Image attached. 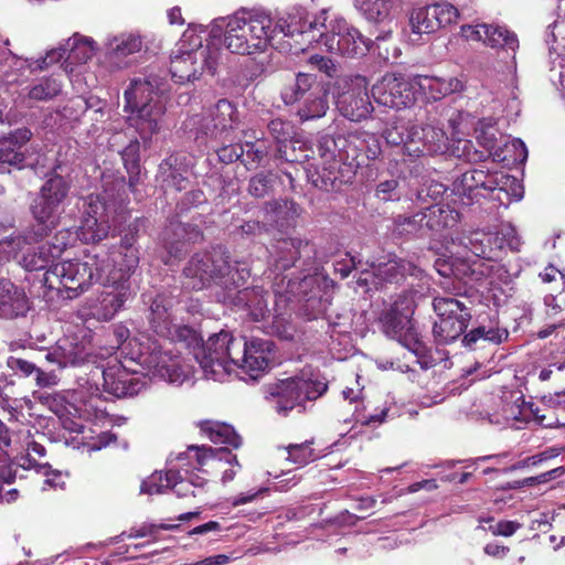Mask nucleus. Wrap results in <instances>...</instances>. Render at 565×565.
Segmentation results:
<instances>
[{
    "instance_id": "49530a36",
    "label": "nucleus",
    "mask_w": 565,
    "mask_h": 565,
    "mask_svg": "<svg viewBox=\"0 0 565 565\" xmlns=\"http://www.w3.org/2000/svg\"><path fill=\"white\" fill-rule=\"evenodd\" d=\"M216 455H225L224 458L226 461H235L237 463L236 456H233L231 452H226L223 449L213 450L211 447L206 446H190L186 452L178 455V460H183L184 458L194 459V462H190L191 468L193 470H201L202 467L206 465L210 459H214Z\"/></svg>"
},
{
    "instance_id": "a19ab883",
    "label": "nucleus",
    "mask_w": 565,
    "mask_h": 565,
    "mask_svg": "<svg viewBox=\"0 0 565 565\" xmlns=\"http://www.w3.org/2000/svg\"><path fill=\"white\" fill-rule=\"evenodd\" d=\"M200 427L214 444H226L234 448H238L242 445L241 436L227 424L204 420L200 424Z\"/></svg>"
},
{
    "instance_id": "bf43d9fd",
    "label": "nucleus",
    "mask_w": 565,
    "mask_h": 565,
    "mask_svg": "<svg viewBox=\"0 0 565 565\" xmlns=\"http://www.w3.org/2000/svg\"><path fill=\"white\" fill-rule=\"evenodd\" d=\"M385 140L388 145L402 147L404 153L407 154V147L411 136V126L394 125L385 130Z\"/></svg>"
},
{
    "instance_id": "7c9ffc66",
    "label": "nucleus",
    "mask_w": 565,
    "mask_h": 565,
    "mask_svg": "<svg viewBox=\"0 0 565 565\" xmlns=\"http://www.w3.org/2000/svg\"><path fill=\"white\" fill-rule=\"evenodd\" d=\"M137 239V226L130 225L128 233L124 235L120 243V260H117V278L124 276V280L128 282L130 274L138 267L139 250L135 246Z\"/></svg>"
},
{
    "instance_id": "864d4df0",
    "label": "nucleus",
    "mask_w": 565,
    "mask_h": 565,
    "mask_svg": "<svg viewBox=\"0 0 565 565\" xmlns=\"http://www.w3.org/2000/svg\"><path fill=\"white\" fill-rule=\"evenodd\" d=\"M276 182V174L268 171H262L249 179L247 191L254 198H265L273 192Z\"/></svg>"
},
{
    "instance_id": "13d9d810",
    "label": "nucleus",
    "mask_w": 565,
    "mask_h": 565,
    "mask_svg": "<svg viewBox=\"0 0 565 565\" xmlns=\"http://www.w3.org/2000/svg\"><path fill=\"white\" fill-rule=\"evenodd\" d=\"M242 162L247 169H254L263 163L269 153V148L264 140L256 142H246Z\"/></svg>"
},
{
    "instance_id": "f704fd0d",
    "label": "nucleus",
    "mask_w": 565,
    "mask_h": 565,
    "mask_svg": "<svg viewBox=\"0 0 565 565\" xmlns=\"http://www.w3.org/2000/svg\"><path fill=\"white\" fill-rule=\"evenodd\" d=\"M329 109L328 93L319 85L302 99L297 115L302 121L323 117Z\"/></svg>"
},
{
    "instance_id": "5fc2aeb1",
    "label": "nucleus",
    "mask_w": 565,
    "mask_h": 565,
    "mask_svg": "<svg viewBox=\"0 0 565 565\" xmlns=\"http://www.w3.org/2000/svg\"><path fill=\"white\" fill-rule=\"evenodd\" d=\"M267 128L269 135L278 143L277 157L284 158L281 145L292 139L295 135L292 124L281 118H275L268 122Z\"/></svg>"
},
{
    "instance_id": "3c124183",
    "label": "nucleus",
    "mask_w": 565,
    "mask_h": 565,
    "mask_svg": "<svg viewBox=\"0 0 565 565\" xmlns=\"http://www.w3.org/2000/svg\"><path fill=\"white\" fill-rule=\"evenodd\" d=\"M294 207V202L288 200H274L265 203L263 207L264 218L271 226L282 227Z\"/></svg>"
},
{
    "instance_id": "6e6d98bb",
    "label": "nucleus",
    "mask_w": 565,
    "mask_h": 565,
    "mask_svg": "<svg viewBox=\"0 0 565 565\" xmlns=\"http://www.w3.org/2000/svg\"><path fill=\"white\" fill-rule=\"evenodd\" d=\"M313 440H307L301 444H290L285 447L287 450L286 459L297 466H306L318 458L312 449Z\"/></svg>"
},
{
    "instance_id": "c85d7f7f",
    "label": "nucleus",
    "mask_w": 565,
    "mask_h": 565,
    "mask_svg": "<svg viewBox=\"0 0 565 565\" xmlns=\"http://www.w3.org/2000/svg\"><path fill=\"white\" fill-rule=\"evenodd\" d=\"M524 397L519 393H510L501 401L498 413L492 414L489 420L501 426H511L520 429L524 424L523 413Z\"/></svg>"
},
{
    "instance_id": "de8ad7c7",
    "label": "nucleus",
    "mask_w": 565,
    "mask_h": 565,
    "mask_svg": "<svg viewBox=\"0 0 565 565\" xmlns=\"http://www.w3.org/2000/svg\"><path fill=\"white\" fill-rule=\"evenodd\" d=\"M395 0H355V6L371 22H385L391 14Z\"/></svg>"
},
{
    "instance_id": "4be33fe9",
    "label": "nucleus",
    "mask_w": 565,
    "mask_h": 565,
    "mask_svg": "<svg viewBox=\"0 0 565 565\" xmlns=\"http://www.w3.org/2000/svg\"><path fill=\"white\" fill-rule=\"evenodd\" d=\"M68 235L67 231H61L51 241L41 244L32 254H25L22 258L25 269L30 271L41 270L46 267L49 269L66 248Z\"/></svg>"
},
{
    "instance_id": "9d476101",
    "label": "nucleus",
    "mask_w": 565,
    "mask_h": 565,
    "mask_svg": "<svg viewBox=\"0 0 565 565\" xmlns=\"http://www.w3.org/2000/svg\"><path fill=\"white\" fill-rule=\"evenodd\" d=\"M95 258L64 260L50 266L44 274V284L57 290L63 298L73 299L84 292L94 280H100Z\"/></svg>"
},
{
    "instance_id": "c9c22d12",
    "label": "nucleus",
    "mask_w": 565,
    "mask_h": 565,
    "mask_svg": "<svg viewBox=\"0 0 565 565\" xmlns=\"http://www.w3.org/2000/svg\"><path fill=\"white\" fill-rule=\"evenodd\" d=\"M207 113L210 120L214 121L222 139L227 136L230 130L236 128L238 124L237 110L227 99H220Z\"/></svg>"
},
{
    "instance_id": "4468645a",
    "label": "nucleus",
    "mask_w": 565,
    "mask_h": 565,
    "mask_svg": "<svg viewBox=\"0 0 565 565\" xmlns=\"http://www.w3.org/2000/svg\"><path fill=\"white\" fill-rule=\"evenodd\" d=\"M333 96L339 113L351 121L366 119L373 106L367 94V81L361 75H343L335 79Z\"/></svg>"
},
{
    "instance_id": "72a5a7b5",
    "label": "nucleus",
    "mask_w": 565,
    "mask_h": 565,
    "mask_svg": "<svg viewBox=\"0 0 565 565\" xmlns=\"http://www.w3.org/2000/svg\"><path fill=\"white\" fill-rule=\"evenodd\" d=\"M493 172L482 169H473L461 174L456 183V190L460 195L475 199L479 195V190L489 191L493 184Z\"/></svg>"
},
{
    "instance_id": "bb28decb",
    "label": "nucleus",
    "mask_w": 565,
    "mask_h": 565,
    "mask_svg": "<svg viewBox=\"0 0 565 565\" xmlns=\"http://www.w3.org/2000/svg\"><path fill=\"white\" fill-rule=\"evenodd\" d=\"M268 297L269 294L262 287H254L238 290L233 297L227 292L225 299H231L235 306L247 310L250 317L258 321L268 312Z\"/></svg>"
},
{
    "instance_id": "338daca9",
    "label": "nucleus",
    "mask_w": 565,
    "mask_h": 565,
    "mask_svg": "<svg viewBox=\"0 0 565 565\" xmlns=\"http://www.w3.org/2000/svg\"><path fill=\"white\" fill-rule=\"evenodd\" d=\"M455 152H457L458 157L463 158L469 162L482 161L488 156L486 151L477 150L472 141L467 139L458 140Z\"/></svg>"
},
{
    "instance_id": "e433bc0d",
    "label": "nucleus",
    "mask_w": 565,
    "mask_h": 565,
    "mask_svg": "<svg viewBox=\"0 0 565 565\" xmlns=\"http://www.w3.org/2000/svg\"><path fill=\"white\" fill-rule=\"evenodd\" d=\"M308 12L302 7H294L278 21L273 24L275 35L284 34L285 36H294L295 34L307 33Z\"/></svg>"
},
{
    "instance_id": "aec40b11",
    "label": "nucleus",
    "mask_w": 565,
    "mask_h": 565,
    "mask_svg": "<svg viewBox=\"0 0 565 565\" xmlns=\"http://www.w3.org/2000/svg\"><path fill=\"white\" fill-rule=\"evenodd\" d=\"M103 290L98 297L97 317L104 321H108L122 308L124 303L130 296L129 282L124 280V276L117 278L116 271L102 281Z\"/></svg>"
},
{
    "instance_id": "69168bd1",
    "label": "nucleus",
    "mask_w": 565,
    "mask_h": 565,
    "mask_svg": "<svg viewBox=\"0 0 565 565\" xmlns=\"http://www.w3.org/2000/svg\"><path fill=\"white\" fill-rule=\"evenodd\" d=\"M435 19L438 23V29L446 26L458 19V9L450 3H437L429 6Z\"/></svg>"
},
{
    "instance_id": "b1692460",
    "label": "nucleus",
    "mask_w": 565,
    "mask_h": 565,
    "mask_svg": "<svg viewBox=\"0 0 565 565\" xmlns=\"http://www.w3.org/2000/svg\"><path fill=\"white\" fill-rule=\"evenodd\" d=\"M30 301L24 290L9 279H0V318L15 319L25 317Z\"/></svg>"
},
{
    "instance_id": "f03ea898",
    "label": "nucleus",
    "mask_w": 565,
    "mask_h": 565,
    "mask_svg": "<svg viewBox=\"0 0 565 565\" xmlns=\"http://www.w3.org/2000/svg\"><path fill=\"white\" fill-rule=\"evenodd\" d=\"M274 350L275 344L270 340L255 337L247 340L222 330L202 343L194 358L207 379L222 382L241 370L256 380L268 370Z\"/></svg>"
},
{
    "instance_id": "6e6552de",
    "label": "nucleus",
    "mask_w": 565,
    "mask_h": 565,
    "mask_svg": "<svg viewBox=\"0 0 565 565\" xmlns=\"http://www.w3.org/2000/svg\"><path fill=\"white\" fill-rule=\"evenodd\" d=\"M131 361H136L147 374L172 384H182L191 374V366L174 352L171 341L162 344L147 338L139 343V352Z\"/></svg>"
},
{
    "instance_id": "1a4fd4ad",
    "label": "nucleus",
    "mask_w": 565,
    "mask_h": 565,
    "mask_svg": "<svg viewBox=\"0 0 565 565\" xmlns=\"http://www.w3.org/2000/svg\"><path fill=\"white\" fill-rule=\"evenodd\" d=\"M71 183L57 173L47 175L31 204V213L38 223V228L30 232L32 242L47 235L58 223L62 206L68 196Z\"/></svg>"
},
{
    "instance_id": "9b49d317",
    "label": "nucleus",
    "mask_w": 565,
    "mask_h": 565,
    "mask_svg": "<svg viewBox=\"0 0 565 565\" xmlns=\"http://www.w3.org/2000/svg\"><path fill=\"white\" fill-rule=\"evenodd\" d=\"M327 390L324 381L311 379L302 372L268 385L267 398L277 414L287 416L295 407L301 406L306 401L319 398Z\"/></svg>"
},
{
    "instance_id": "4c0bfd02",
    "label": "nucleus",
    "mask_w": 565,
    "mask_h": 565,
    "mask_svg": "<svg viewBox=\"0 0 565 565\" xmlns=\"http://www.w3.org/2000/svg\"><path fill=\"white\" fill-rule=\"evenodd\" d=\"M317 85L316 76L307 73H298L295 78L285 85L281 98L285 104L291 105L305 99Z\"/></svg>"
},
{
    "instance_id": "a18cd8bd",
    "label": "nucleus",
    "mask_w": 565,
    "mask_h": 565,
    "mask_svg": "<svg viewBox=\"0 0 565 565\" xmlns=\"http://www.w3.org/2000/svg\"><path fill=\"white\" fill-rule=\"evenodd\" d=\"M470 320H450L438 318L434 323L433 333L438 343L448 344L459 339L468 328Z\"/></svg>"
},
{
    "instance_id": "2eb2a0df",
    "label": "nucleus",
    "mask_w": 565,
    "mask_h": 565,
    "mask_svg": "<svg viewBox=\"0 0 565 565\" xmlns=\"http://www.w3.org/2000/svg\"><path fill=\"white\" fill-rule=\"evenodd\" d=\"M320 42L330 52L335 51L348 57L364 56L369 51V41L344 19H335L331 25V34L321 33Z\"/></svg>"
},
{
    "instance_id": "c03bdc74",
    "label": "nucleus",
    "mask_w": 565,
    "mask_h": 565,
    "mask_svg": "<svg viewBox=\"0 0 565 565\" xmlns=\"http://www.w3.org/2000/svg\"><path fill=\"white\" fill-rule=\"evenodd\" d=\"M26 455L19 459L18 466L23 469H35L36 472L49 476L50 466L47 463L39 462L35 458H43L46 454L45 447L36 441L30 433H28L24 439Z\"/></svg>"
},
{
    "instance_id": "0eeeda50",
    "label": "nucleus",
    "mask_w": 565,
    "mask_h": 565,
    "mask_svg": "<svg viewBox=\"0 0 565 565\" xmlns=\"http://www.w3.org/2000/svg\"><path fill=\"white\" fill-rule=\"evenodd\" d=\"M124 180H115L107 185L103 194H89L85 199V210L77 230L78 238L85 244H94L107 237L109 232V214L117 211L124 199Z\"/></svg>"
},
{
    "instance_id": "f8f14e48",
    "label": "nucleus",
    "mask_w": 565,
    "mask_h": 565,
    "mask_svg": "<svg viewBox=\"0 0 565 565\" xmlns=\"http://www.w3.org/2000/svg\"><path fill=\"white\" fill-rule=\"evenodd\" d=\"M143 302L149 305V324L152 331L175 343H184L191 347L199 343L195 330L188 326L174 323L172 309L174 297L169 291H160L156 295H143Z\"/></svg>"
},
{
    "instance_id": "dca6fc26",
    "label": "nucleus",
    "mask_w": 565,
    "mask_h": 565,
    "mask_svg": "<svg viewBox=\"0 0 565 565\" xmlns=\"http://www.w3.org/2000/svg\"><path fill=\"white\" fill-rule=\"evenodd\" d=\"M102 373L104 391L116 397L134 396L145 386L137 371L117 359L108 361Z\"/></svg>"
},
{
    "instance_id": "423d86ee",
    "label": "nucleus",
    "mask_w": 565,
    "mask_h": 565,
    "mask_svg": "<svg viewBox=\"0 0 565 565\" xmlns=\"http://www.w3.org/2000/svg\"><path fill=\"white\" fill-rule=\"evenodd\" d=\"M220 49L202 45V38L185 31L170 57V73L175 83L184 84L198 79L204 71L213 75L216 71Z\"/></svg>"
},
{
    "instance_id": "cd10ccee",
    "label": "nucleus",
    "mask_w": 565,
    "mask_h": 565,
    "mask_svg": "<svg viewBox=\"0 0 565 565\" xmlns=\"http://www.w3.org/2000/svg\"><path fill=\"white\" fill-rule=\"evenodd\" d=\"M466 239V247L476 257L484 260H497L503 246V239L495 233L476 231Z\"/></svg>"
},
{
    "instance_id": "20e7f679",
    "label": "nucleus",
    "mask_w": 565,
    "mask_h": 565,
    "mask_svg": "<svg viewBox=\"0 0 565 565\" xmlns=\"http://www.w3.org/2000/svg\"><path fill=\"white\" fill-rule=\"evenodd\" d=\"M274 38L269 14L263 11H241L227 20L224 44L232 53L252 55L265 52Z\"/></svg>"
},
{
    "instance_id": "f257e3e1",
    "label": "nucleus",
    "mask_w": 565,
    "mask_h": 565,
    "mask_svg": "<svg viewBox=\"0 0 565 565\" xmlns=\"http://www.w3.org/2000/svg\"><path fill=\"white\" fill-rule=\"evenodd\" d=\"M320 162L306 168L313 186L331 192L351 182L356 169L366 161L376 160L381 153L380 138L367 131L345 135L324 134L317 145Z\"/></svg>"
},
{
    "instance_id": "2f4dec72",
    "label": "nucleus",
    "mask_w": 565,
    "mask_h": 565,
    "mask_svg": "<svg viewBox=\"0 0 565 565\" xmlns=\"http://www.w3.org/2000/svg\"><path fill=\"white\" fill-rule=\"evenodd\" d=\"M471 301L467 297H435L433 308L438 318L450 320H471L472 308L468 305Z\"/></svg>"
},
{
    "instance_id": "774afa93",
    "label": "nucleus",
    "mask_w": 565,
    "mask_h": 565,
    "mask_svg": "<svg viewBox=\"0 0 565 565\" xmlns=\"http://www.w3.org/2000/svg\"><path fill=\"white\" fill-rule=\"evenodd\" d=\"M544 303L550 316L565 313V276H562V290L556 295H546Z\"/></svg>"
},
{
    "instance_id": "603ef678",
    "label": "nucleus",
    "mask_w": 565,
    "mask_h": 565,
    "mask_svg": "<svg viewBox=\"0 0 565 565\" xmlns=\"http://www.w3.org/2000/svg\"><path fill=\"white\" fill-rule=\"evenodd\" d=\"M492 182L493 184L490 191H498V194H504L505 198L518 201L523 198V185L515 177L503 172H493Z\"/></svg>"
},
{
    "instance_id": "37998d69",
    "label": "nucleus",
    "mask_w": 565,
    "mask_h": 565,
    "mask_svg": "<svg viewBox=\"0 0 565 565\" xmlns=\"http://www.w3.org/2000/svg\"><path fill=\"white\" fill-rule=\"evenodd\" d=\"M65 45L67 51L65 61L70 64L86 63L95 53L94 41L79 34L67 39Z\"/></svg>"
},
{
    "instance_id": "393cba45",
    "label": "nucleus",
    "mask_w": 565,
    "mask_h": 565,
    "mask_svg": "<svg viewBox=\"0 0 565 565\" xmlns=\"http://www.w3.org/2000/svg\"><path fill=\"white\" fill-rule=\"evenodd\" d=\"M315 250L307 241L297 237L281 238L275 245V268L287 270L301 257L311 258Z\"/></svg>"
},
{
    "instance_id": "7ed1b4c3",
    "label": "nucleus",
    "mask_w": 565,
    "mask_h": 565,
    "mask_svg": "<svg viewBox=\"0 0 565 565\" xmlns=\"http://www.w3.org/2000/svg\"><path fill=\"white\" fill-rule=\"evenodd\" d=\"M249 277L246 267H233L222 247L193 255L183 268V284L186 288L201 290L212 284L227 292L243 286Z\"/></svg>"
},
{
    "instance_id": "ea45409f",
    "label": "nucleus",
    "mask_w": 565,
    "mask_h": 565,
    "mask_svg": "<svg viewBox=\"0 0 565 565\" xmlns=\"http://www.w3.org/2000/svg\"><path fill=\"white\" fill-rule=\"evenodd\" d=\"M142 47V40L136 34H120L107 39L106 54L110 58H122L137 53Z\"/></svg>"
},
{
    "instance_id": "e2e57ef3",
    "label": "nucleus",
    "mask_w": 565,
    "mask_h": 565,
    "mask_svg": "<svg viewBox=\"0 0 565 565\" xmlns=\"http://www.w3.org/2000/svg\"><path fill=\"white\" fill-rule=\"evenodd\" d=\"M60 348L63 355V367L68 365L75 366L85 362L86 354L83 348H79L77 344H73V342L65 340L63 343H60Z\"/></svg>"
},
{
    "instance_id": "a211bd4d",
    "label": "nucleus",
    "mask_w": 565,
    "mask_h": 565,
    "mask_svg": "<svg viewBox=\"0 0 565 565\" xmlns=\"http://www.w3.org/2000/svg\"><path fill=\"white\" fill-rule=\"evenodd\" d=\"M373 96L385 107L402 109L413 105L415 95L412 84L404 76L388 73L373 86Z\"/></svg>"
},
{
    "instance_id": "0e129e2a",
    "label": "nucleus",
    "mask_w": 565,
    "mask_h": 565,
    "mask_svg": "<svg viewBox=\"0 0 565 565\" xmlns=\"http://www.w3.org/2000/svg\"><path fill=\"white\" fill-rule=\"evenodd\" d=\"M172 158L168 159L160 166L163 174V181L168 186H173L175 190L181 191L186 188L188 178L178 169L172 167Z\"/></svg>"
},
{
    "instance_id": "473e14b6",
    "label": "nucleus",
    "mask_w": 565,
    "mask_h": 565,
    "mask_svg": "<svg viewBox=\"0 0 565 565\" xmlns=\"http://www.w3.org/2000/svg\"><path fill=\"white\" fill-rule=\"evenodd\" d=\"M425 226L429 235L437 234L445 228L455 226L459 221V213L449 205L434 204L426 207Z\"/></svg>"
},
{
    "instance_id": "052dcab7",
    "label": "nucleus",
    "mask_w": 565,
    "mask_h": 565,
    "mask_svg": "<svg viewBox=\"0 0 565 565\" xmlns=\"http://www.w3.org/2000/svg\"><path fill=\"white\" fill-rule=\"evenodd\" d=\"M138 151H139V143L130 142L129 146H127L122 153L121 158L125 163V167L129 173V186H135V180L136 175L139 174L140 168H139V160H138Z\"/></svg>"
},
{
    "instance_id": "4d7b16f0",
    "label": "nucleus",
    "mask_w": 565,
    "mask_h": 565,
    "mask_svg": "<svg viewBox=\"0 0 565 565\" xmlns=\"http://www.w3.org/2000/svg\"><path fill=\"white\" fill-rule=\"evenodd\" d=\"M62 92L61 82L51 76L42 78L29 90V97L34 100H50Z\"/></svg>"
},
{
    "instance_id": "09e8293b",
    "label": "nucleus",
    "mask_w": 565,
    "mask_h": 565,
    "mask_svg": "<svg viewBox=\"0 0 565 565\" xmlns=\"http://www.w3.org/2000/svg\"><path fill=\"white\" fill-rule=\"evenodd\" d=\"M180 478V471L169 470L164 475L154 472L148 479L143 480L140 486V492L147 494H160L172 486H177V479Z\"/></svg>"
},
{
    "instance_id": "6ab92c4d",
    "label": "nucleus",
    "mask_w": 565,
    "mask_h": 565,
    "mask_svg": "<svg viewBox=\"0 0 565 565\" xmlns=\"http://www.w3.org/2000/svg\"><path fill=\"white\" fill-rule=\"evenodd\" d=\"M411 136L407 147L409 157L433 156L447 150L448 137L443 128L435 125H412Z\"/></svg>"
},
{
    "instance_id": "f3484780",
    "label": "nucleus",
    "mask_w": 565,
    "mask_h": 565,
    "mask_svg": "<svg viewBox=\"0 0 565 565\" xmlns=\"http://www.w3.org/2000/svg\"><path fill=\"white\" fill-rule=\"evenodd\" d=\"M373 276L379 282L401 284L406 277H414L418 280L426 278L424 270L414 263L401 258L395 254H386L376 259L367 262Z\"/></svg>"
},
{
    "instance_id": "680f3d73",
    "label": "nucleus",
    "mask_w": 565,
    "mask_h": 565,
    "mask_svg": "<svg viewBox=\"0 0 565 565\" xmlns=\"http://www.w3.org/2000/svg\"><path fill=\"white\" fill-rule=\"evenodd\" d=\"M25 243H32V236H17L0 241V265L18 255Z\"/></svg>"
},
{
    "instance_id": "39448f33",
    "label": "nucleus",
    "mask_w": 565,
    "mask_h": 565,
    "mask_svg": "<svg viewBox=\"0 0 565 565\" xmlns=\"http://www.w3.org/2000/svg\"><path fill=\"white\" fill-rule=\"evenodd\" d=\"M125 111L129 113L128 121L142 139H149L159 131L164 114V103L158 90L156 79L135 78L125 90Z\"/></svg>"
},
{
    "instance_id": "ddd939ff",
    "label": "nucleus",
    "mask_w": 565,
    "mask_h": 565,
    "mask_svg": "<svg viewBox=\"0 0 565 565\" xmlns=\"http://www.w3.org/2000/svg\"><path fill=\"white\" fill-rule=\"evenodd\" d=\"M415 307L414 292L404 291L382 313L380 323L382 331L388 338L398 341L403 347L417 354L423 345L412 322Z\"/></svg>"
},
{
    "instance_id": "58836bf2",
    "label": "nucleus",
    "mask_w": 565,
    "mask_h": 565,
    "mask_svg": "<svg viewBox=\"0 0 565 565\" xmlns=\"http://www.w3.org/2000/svg\"><path fill=\"white\" fill-rule=\"evenodd\" d=\"M425 213L418 212L412 216L397 215L393 218L392 232L403 237H426L428 236L425 226Z\"/></svg>"
},
{
    "instance_id": "5701e85b",
    "label": "nucleus",
    "mask_w": 565,
    "mask_h": 565,
    "mask_svg": "<svg viewBox=\"0 0 565 565\" xmlns=\"http://www.w3.org/2000/svg\"><path fill=\"white\" fill-rule=\"evenodd\" d=\"M32 132L28 128H19L8 135L0 136V162L19 170L25 166L24 147L31 140Z\"/></svg>"
},
{
    "instance_id": "c756f323",
    "label": "nucleus",
    "mask_w": 565,
    "mask_h": 565,
    "mask_svg": "<svg viewBox=\"0 0 565 565\" xmlns=\"http://www.w3.org/2000/svg\"><path fill=\"white\" fill-rule=\"evenodd\" d=\"M420 90L427 94L431 99L438 100L447 95L461 92L463 83L458 77H437L427 75H416L413 78Z\"/></svg>"
},
{
    "instance_id": "8fccbe9b",
    "label": "nucleus",
    "mask_w": 565,
    "mask_h": 565,
    "mask_svg": "<svg viewBox=\"0 0 565 565\" xmlns=\"http://www.w3.org/2000/svg\"><path fill=\"white\" fill-rule=\"evenodd\" d=\"M430 7L413 10L409 18L412 33L416 35L430 34L438 30V23Z\"/></svg>"
},
{
    "instance_id": "412c9836",
    "label": "nucleus",
    "mask_w": 565,
    "mask_h": 565,
    "mask_svg": "<svg viewBox=\"0 0 565 565\" xmlns=\"http://www.w3.org/2000/svg\"><path fill=\"white\" fill-rule=\"evenodd\" d=\"M462 35L470 41H482L490 47H501L507 51L519 49L518 35L503 25L478 24L476 26L466 25L461 28Z\"/></svg>"
},
{
    "instance_id": "a878e982",
    "label": "nucleus",
    "mask_w": 565,
    "mask_h": 565,
    "mask_svg": "<svg viewBox=\"0 0 565 565\" xmlns=\"http://www.w3.org/2000/svg\"><path fill=\"white\" fill-rule=\"evenodd\" d=\"M477 321L479 324L461 338V343L465 348L476 350L479 341L500 344L507 340L509 333L507 329L500 328L495 315L489 317L488 322L481 316L477 318Z\"/></svg>"
},
{
    "instance_id": "79ce46f5",
    "label": "nucleus",
    "mask_w": 565,
    "mask_h": 565,
    "mask_svg": "<svg viewBox=\"0 0 565 565\" xmlns=\"http://www.w3.org/2000/svg\"><path fill=\"white\" fill-rule=\"evenodd\" d=\"M185 127L194 135L195 141L200 145H206L210 140H222L214 121L210 120L207 110L191 117Z\"/></svg>"
}]
</instances>
